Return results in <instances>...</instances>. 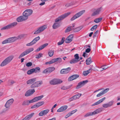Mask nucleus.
<instances>
[{"instance_id": "obj_1", "label": "nucleus", "mask_w": 120, "mask_h": 120, "mask_svg": "<svg viewBox=\"0 0 120 120\" xmlns=\"http://www.w3.org/2000/svg\"><path fill=\"white\" fill-rule=\"evenodd\" d=\"M70 14V12H68L56 18L55 20V22L53 25V28L56 29L60 27V24L59 22L64 19Z\"/></svg>"}, {"instance_id": "obj_2", "label": "nucleus", "mask_w": 120, "mask_h": 120, "mask_svg": "<svg viewBox=\"0 0 120 120\" xmlns=\"http://www.w3.org/2000/svg\"><path fill=\"white\" fill-rule=\"evenodd\" d=\"M23 36L22 35H21L18 36L17 37H15L9 38L3 41L2 43V44H4L8 43L13 42L19 39H21Z\"/></svg>"}, {"instance_id": "obj_3", "label": "nucleus", "mask_w": 120, "mask_h": 120, "mask_svg": "<svg viewBox=\"0 0 120 120\" xmlns=\"http://www.w3.org/2000/svg\"><path fill=\"white\" fill-rule=\"evenodd\" d=\"M33 10L30 9H28L26 10L23 12L22 15L24 16L27 19L28 17L31 15L33 13Z\"/></svg>"}, {"instance_id": "obj_4", "label": "nucleus", "mask_w": 120, "mask_h": 120, "mask_svg": "<svg viewBox=\"0 0 120 120\" xmlns=\"http://www.w3.org/2000/svg\"><path fill=\"white\" fill-rule=\"evenodd\" d=\"M85 12V11L84 10L81 11L73 16L71 19V20L72 21L79 18Z\"/></svg>"}, {"instance_id": "obj_5", "label": "nucleus", "mask_w": 120, "mask_h": 120, "mask_svg": "<svg viewBox=\"0 0 120 120\" xmlns=\"http://www.w3.org/2000/svg\"><path fill=\"white\" fill-rule=\"evenodd\" d=\"M34 50V49L33 48H31L28 49L22 52L19 56V58L20 59L24 56L29 54Z\"/></svg>"}, {"instance_id": "obj_6", "label": "nucleus", "mask_w": 120, "mask_h": 120, "mask_svg": "<svg viewBox=\"0 0 120 120\" xmlns=\"http://www.w3.org/2000/svg\"><path fill=\"white\" fill-rule=\"evenodd\" d=\"M17 23L16 22H13L2 28L1 30H3L6 29H8L15 26L17 25Z\"/></svg>"}, {"instance_id": "obj_7", "label": "nucleus", "mask_w": 120, "mask_h": 120, "mask_svg": "<svg viewBox=\"0 0 120 120\" xmlns=\"http://www.w3.org/2000/svg\"><path fill=\"white\" fill-rule=\"evenodd\" d=\"M62 61L61 59L60 58H54L51 60L50 61L46 62L45 63L46 64H53L56 61H58V62L60 63Z\"/></svg>"}, {"instance_id": "obj_8", "label": "nucleus", "mask_w": 120, "mask_h": 120, "mask_svg": "<svg viewBox=\"0 0 120 120\" xmlns=\"http://www.w3.org/2000/svg\"><path fill=\"white\" fill-rule=\"evenodd\" d=\"M62 81L61 80L57 79H54L49 82L50 84L52 85H56L62 82Z\"/></svg>"}, {"instance_id": "obj_9", "label": "nucleus", "mask_w": 120, "mask_h": 120, "mask_svg": "<svg viewBox=\"0 0 120 120\" xmlns=\"http://www.w3.org/2000/svg\"><path fill=\"white\" fill-rule=\"evenodd\" d=\"M47 28V26L46 25L40 27L35 32L34 34H39L42 32Z\"/></svg>"}, {"instance_id": "obj_10", "label": "nucleus", "mask_w": 120, "mask_h": 120, "mask_svg": "<svg viewBox=\"0 0 120 120\" xmlns=\"http://www.w3.org/2000/svg\"><path fill=\"white\" fill-rule=\"evenodd\" d=\"M82 94L78 93L77 94L75 95L72 97L69 98L68 99V101H70L75 100L77 99H79L81 96Z\"/></svg>"}, {"instance_id": "obj_11", "label": "nucleus", "mask_w": 120, "mask_h": 120, "mask_svg": "<svg viewBox=\"0 0 120 120\" xmlns=\"http://www.w3.org/2000/svg\"><path fill=\"white\" fill-rule=\"evenodd\" d=\"M101 11V8H100L94 9L93 12L91 14L92 16H94L99 15Z\"/></svg>"}, {"instance_id": "obj_12", "label": "nucleus", "mask_w": 120, "mask_h": 120, "mask_svg": "<svg viewBox=\"0 0 120 120\" xmlns=\"http://www.w3.org/2000/svg\"><path fill=\"white\" fill-rule=\"evenodd\" d=\"M42 83L41 81H38L32 84L30 86L31 88L37 87L40 86Z\"/></svg>"}, {"instance_id": "obj_13", "label": "nucleus", "mask_w": 120, "mask_h": 120, "mask_svg": "<svg viewBox=\"0 0 120 120\" xmlns=\"http://www.w3.org/2000/svg\"><path fill=\"white\" fill-rule=\"evenodd\" d=\"M14 101L13 99L11 98L9 99L6 102L5 106L7 108H9L13 104Z\"/></svg>"}, {"instance_id": "obj_14", "label": "nucleus", "mask_w": 120, "mask_h": 120, "mask_svg": "<svg viewBox=\"0 0 120 120\" xmlns=\"http://www.w3.org/2000/svg\"><path fill=\"white\" fill-rule=\"evenodd\" d=\"M88 82V80H85L79 82L78 83V85L77 86L76 88L78 89L81 88L86 83Z\"/></svg>"}, {"instance_id": "obj_15", "label": "nucleus", "mask_w": 120, "mask_h": 120, "mask_svg": "<svg viewBox=\"0 0 120 120\" xmlns=\"http://www.w3.org/2000/svg\"><path fill=\"white\" fill-rule=\"evenodd\" d=\"M44 103V102L43 101L38 102L32 106L31 107V108L34 109V108H37L39 106L43 105Z\"/></svg>"}, {"instance_id": "obj_16", "label": "nucleus", "mask_w": 120, "mask_h": 120, "mask_svg": "<svg viewBox=\"0 0 120 120\" xmlns=\"http://www.w3.org/2000/svg\"><path fill=\"white\" fill-rule=\"evenodd\" d=\"M49 110L48 109L42 111L39 113L38 115L40 116H44L49 112Z\"/></svg>"}, {"instance_id": "obj_17", "label": "nucleus", "mask_w": 120, "mask_h": 120, "mask_svg": "<svg viewBox=\"0 0 120 120\" xmlns=\"http://www.w3.org/2000/svg\"><path fill=\"white\" fill-rule=\"evenodd\" d=\"M35 92L34 89L30 90L27 91L25 94V95L26 96H28L33 94Z\"/></svg>"}, {"instance_id": "obj_18", "label": "nucleus", "mask_w": 120, "mask_h": 120, "mask_svg": "<svg viewBox=\"0 0 120 120\" xmlns=\"http://www.w3.org/2000/svg\"><path fill=\"white\" fill-rule=\"evenodd\" d=\"M27 20L25 16L23 15L19 16L16 19L17 21L18 22H22Z\"/></svg>"}, {"instance_id": "obj_19", "label": "nucleus", "mask_w": 120, "mask_h": 120, "mask_svg": "<svg viewBox=\"0 0 120 120\" xmlns=\"http://www.w3.org/2000/svg\"><path fill=\"white\" fill-rule=\"evenodd\" d=\"M73 36L71 34L68 36L65 40V42L66 43H69L72 41Z\"/></svg>"}, {"instance_id": "obj_20", "label": "nucleus", "mask_w": 120, "mask_h": 120, "mask_svg": "<svg viewBox=\"0 0 120 120\" xmlns=\"http://www.w3.org/2000/svg\"><path fill=\"white\" fill-rule=\"evenodd\" d=\"M79 76V75L77 74L73 75L69 78L68 79V81H72L76 79Z\"/></svg>"}, {"instance_id": "obj_21", "label": "nucleus", "mask_w": 120, "mask_h": 120, "mask_svg": "<svg viewBox=\"0 0 120 120\" xmlns=\"http://www.w3.org/2000/svg\"><path fill=\"white\" fill-rule=\"evenodd\" d=\"M71 70V68H68L66 69H62L60 71L61 74H66L68 73Z\"/></svg>"}, {"instance_id": "obj_22", "label": "nucleus", "mask_w": 120, "mask_h": 120, "mask_svg": "<svg viewBox=\"0 0 120 120\" xmlns=\"http://www.w3.org/2000/svg\"><path fill=\"white\" fill-rule=\"evenodd\" d=\"M105 99L106 98L105 97H104L103 98L99 100L97 102L92 104L91 105V106H93L95 105H97L101 103L103 101H104L105 100Z\"/></svg>"}, {"instance_id": "obj_23", "label": "nucleus", "mask_w": 120, "mask_h": 120, "mask_svg": "<svg viewBox=\"0 0 120 120\" xmlns=\"http://www.w3.org/2000/svg\"><path fill=\"white\" fill-rule=\"evenodd\" d=\"M68 106L67 105H64L62 106L58 109L57 111L58 112H63L66 110Z\"/></svg>"}, {"instance_id": "obj_24", "label": "nucleus", "mask_w": 120, "mask_h": 120, "mask_svg": "<svg viewBox=\"0 0 120 120\" xmlns=\"http://www.w3.org/2000/svg\"><path fill=\"white\" fill-rule=\"evenodd\" d=\"M14 57V56L11 55L7 57L5 59L9 64L12 60Z\"/></svg>"}, {"instance_id": "obj_25", "label": "nucleus", "mask_w": 120, "mask_h": 120, "mask_svg": "<svg viewBox=\"0 0 120 120\" xmlns=\"http://www.w3.org/2000/svg\"><path fill=\"white\" fill-rule=\"evenodd\" d=\"M34 114V113H32L26 116L22 120H29L33 116Z\"/></svg>"}, {"instance_id": "obj_26", "label": "nucleus", "mask_w": 120, "mask_h": 120, "mask_svg": "<svg viewBox=\"0 0 120 120\" xmlns=\"http://www.w3.org/2000/svg\"><path fill=\"white\" fill-rule=\"evenodd\" d=\"M48 45V44L47 43H45L42 45L37 49L36 51H38L42 50V49L47 46Z\"/></svg>"}, {"instance_id": "obj_27", "label": "nucleus", "mask_w": 120, "mask_h": 120, "mask_svg": "<svg viewBox=\"0 0 120 120\" xmlns=\"http://www.w3.org/2000/svg\"><path fill=\"white\" fill-rule=\"evenodd\" d=\"M36 81V78H34L28 80L27 81L26 83L28 84H32L35 82Z\"/></svg>"}, {"instance_id": "obj_28", "label": "nucleus", "mask_w": 120, "mask_h": 120, "mask_svg": "<svg viewBox=\"0 0 120 120\" xmlns=\"http://www.w3.org/2000/svg\"><path fill=\"white\" fill-rule=\"evenodd\" d=\"M103 110V109L102 108H99L96 110L94 111L93 112L94 115L99 113L102 112Z\"/></svg>"}, {"instance_id": "obj_29", "label": "nucleus", "mask_w": 120, "mask_h": 120, "mask_svg": "<svg viewBox=\"0 0 120 120\" xmlns=\"http://www.w3.org/2000/svg\"><path fill=\"white\" fill-rule=\"evenodd\" d=\"M74 24H73L72 26H70L68 27L65 30V33H67L70 31L74 29Z\"/></svg>"}, {"instance_id": "obj_30", "label": "nucleus", "mask_w": 120, "mask_h": 120, "mask_svg": "<svg viewBox=\"0 0 120 120\" xmlns=\"http://www.w3.org/2000/svg\"><path fill=\"white\" fill-rule=\"evenodd\" d=\"M8 64V62L5 59L1 63L0 66L1 67H3L6 66Z\"/></svg>"}, {"instance_id": "obj_31", "label": "nucleus", "mask_w": 120, "mask_h": 120, "mask_svg": "<svg viewBox=\"0 0 120 120\" xmlns=\"http://www.w3.org/2000/svg\"><path fill=\"white\" fill-rule=\"evenodd\" d=\"M43 97V95H41L40 96H38L33 98L34 102L37 101L41 99Z\"/></svg>"}, {"instance_id": "obj_32", "label": "nucleus", "mask_w": 120, "mask_h": 120, "mask_svg": "<svg viewBox=\"0 0 120 120\" xmlns=\"http://www.w3.org/2000/svg\"><path fill=\"white\" fill-rule=\"evenodd\" d=\"M91 70H92V69L90 68L87 71H84L83 73V75L84 76H86L90 73Z\"/></svg>"}, {"instance_id": "obj_33", "label": "nucleus", "mask_w": 120, "mask_h": 120, "mask_svg": "<svg viewBox=\"0 0 120 120\" xmlns=\"http://www.w3.org/2000/svg\"><path fill=\"white\" fill-rule=\"evenodd\" d=\"M37 42L34 39L31 42L27 44L26 45L27 46H29L35 44Z\"/></svg>"}, {"instance_id": "obj_34", "label": "nucleus", "mask_w": 120, "mask_h": 120, "mask_svg": "<svg viewBox=\"0 0 120 120\" xmlns=\"http://www.w3.org/2000/svg\"><path fill=\"white\" fill-rule=\"evenodd\" d=\"M15 81L12 80H9L8 82V85L9 86H11L14 83H15Z\"/></svg>"}, {"instance_id": "obj_35", "label": "nucleus", "mask_w": 120, "mask_h": 120, "mask_svg": "<svg viewBox=\"0 0 120 120\" xmlns=\"http://www.w3.org/2000/svg\"><path fill=\"white\" fill-rule=\"evenodd\" d=\"M86 64L87 65H89L91 64L92 62L91 60V57L88 58L86 60Z\"/></svg>"}, {"instance_id": "obj_36", "label": "nucleus", "mask_w": 120, "mask_h": 120, "mask_svg": "<svg viewBox=\"0 0 120 120\" xmlns=\"http://www.w3.org/2000/svg\"><path fill=\"white\" fill-rule=\"evenodd\" d=\"M79 60H76V59H74L71 60L70 61V63L71 64H75L77 63Z\"/></svg>"}, {"instance_id": "obj_37", "label": "nucleus", "mask_w": 120, "mask_h": 120, "mask_svg": "<svg viewBox=\"0 0 120 120\" xmlns=\"http://www.w3.org/2000/svg\"><path fill=\"white\" fill-rule=\"evenodd\" d=\"M54 50H49L48 52L49 56L50 57L52 56L54 54Z\"/></svg>"}, {"instance_id": "obj_38", "label": "nucleus", "mask_w": 120, "mask_h": 120, "mask_svg": "<svg viewBox=\"0 0 120 120\" xmlns=\"http://www.w3.org/2000/svg\"><path fill=\"white\" fill-rule=\"evenodd\" d=\"M48 73H50L53 71L55 69L54 67H50L47 68Z\"/></svg>"}, {"instance_id": "obj_39", "label": "nucleus", "mask_w": 120, "mask_h": 120, "mask_svg": "<svg viewBox=\"0 0 120 120\" xmlns=\"http://www.w3.org/2000/svg\"><path fill=\"white\" fill-rule=\"evenodd\" d=\"M94 115L93 112H90L87 113L84 116V117H86L90 116H92Z\"/></svg>"}, {"instance_id": "obj_40", "label": "nucleus", "mask_w": 120, "mask_h": 120, "mask_svg": "<svg viewBox=\"0 0 120 120\" xmlns=\"http://www.w3.org/2000/svg\"><path fill=\"white\" fill-rule=\"evenodd\" d=\"M34 72H35V69L33 68L28 71L27 72V73L28 75H30Z\"/></svg>"}, {"instance_id": "obj_41", "label": "nucleus", "mask_w": 120, "mask_h": 120, "mask_svg": "<svg viewBox=\"0 0 120 120\" xmlns=\"http://www.w3.org/2000/svg\"><path fill=\"white\" fill-rule=\"evenodd\" d=\"M65 40V38H63L61 39V41H59L58 42L57 44L58 45H60L63 43Z\"/></svg>"}, {"instance_id": "obj_42", "label": "nucleus", "mask_w": 120, "mask_h": 120, "mask_svg": "<svg viewBox=\"0 0 120 120\" xmlns=\"http://www.w3.org/2000/svg\"><path fill=\"white\" fill-rule=\"evenodd\" d=\"M82 27H79L76 28H75L74 29V31L75 32H77L79 31L82 29Z\"/></svg>"}, {"instance_id": "obj_43", "label": "nucleus", "mask_w": 120, "mask_h": 120, "mask_svg": "<svg viewBox=\"0 0 120 120\" xmlns=\"http://www.w3.org/2000/svg\"><path fill=\"white\" fill-rule=\"evenodd\" d=\"M102 19V18H99L96 19L94 20V21L96 23H98L101 21Z\"/></svg>"}, {"instance_id": "obj_44", "label": "nucleus", "mask_w": 120, "mask_h": 120, "mask_svg": "<svg viewBox=\"0 0 120 120\" xmlns=\"http://www.w3.org/2000/svg\"><path fill=\"white\" fill-rule=\"evenodd\" d=\"M43 55V54L42 53H39L38 54L36 55V58H39L41 57Z\"/></svg>"}, {"instance_id": "obj_45", "label": "nucleus", "mask_w": 120, "mask_h": 120, "mask_svg": "<svg viewBox=\"0 0 120 120\" xmlns=\"http://www.w3.org/2000/svg\"><path fill=\"white\" fill-rule=\"evenodd\" d=\"M109 90V88H107L103 90L102 91V92H103V94H105Z\"/></svg>"}, {"instance_id": "obj_46", "label": "nucleus", "mask_w": 120, "mask_h": 120, "mask_svg": "<svg viewBox=\"0 0 120 120\" xmlns=\"http://www.w3.org/2000/svg\"><path fill=\"white\" fill-rule=\"evenodd\" d=\"M29 101H24L22 103V105H28L29 104Z\"/></svg>"}, {"instance_id": "obj_47", "label": "nucleus", "mask_w": 120, "mask_h": 120, "mask_svg": "<svg viewBox=\"0 0 120 120\" xmlns=\"http://www.w3.org/2000/svg\"><path fill=\"white\" fill-rule=\"evenodd\" d=\"M106 65H103L100 68H99L101 69L100 70V71H103V70H104L106 69H107V68H108V67H105L104 68H102V67L105 66H106Z\"/></svg>"}, {"instance_id": "obj_48", "label": "nucleus", "mask_w": 120, "mask_h": 120, "mask_svg": "<svg viewBox=\"0 0 120 120\" xmlns=\"http://www.w3.org/2000/svg\"><path fill=\"white\" fill-rule=\"evenodd\" d=\"M77 109H76L75 110L72 111L71 112L69 113L70 115L71 116L72 114L74 113L75 112H76L77 111Z\"/></svg>"}, {"instance_id": "obj_49", "label": "nucleus", "mask_w": 120, "mask_h": 120, "mask_svg": "<svg viewBox=\"0 0 120 120\" xmlns=\"http://www.w3.org/2000/svg\"><path fill=\"white\" fill-rule=\"evenodd\" d=\"M97 27V25H95L93 26L90 29L91 31H93L95 30Z\"/></svg>"}, {"instance_id": "obj_50", "label": "nucleus", "mask_w": 120, "mask_h": 120, "mask_svg": "<svg viewBox=\"0 0 120 120\" xmlns=\"http://www.w3.org/2000/svg\"><path fill=\"white\" fill-rule=\"evenodd\" d=\"M74 57L75 58V59H76V60H79L78 59H79V55L76 54H75L74 56Z\"/></svg>"}, {"instance_id": "obj_51", "label": "nucleus", "mask_w": 120, "mask_h": 120, "mask_svg": "<svg viewBox=\"0 0 120 120\" xmlns=\"http://www.w3.org/2000/svg\"><path fill=\"white\" fill-rule=\"evenodd\" d=\"M113 101H112L110 102H109L108 103V104L109 107H110L111 106H112L113 104Z\"/></svg>"}, {"instance_id": "obj_52", "label": "nucleus", "mask_w": 120, "mask_h": 120, "mask_svg": "<svg viewBox=\"0 0 120 120\" xmlns=\"http://www.w3.org/2000/svg\"><path fill=\"white\" fill-rule=\"evenodd\" d=\"M103 94H104L103 93V92H102V91H101L96 96L97 97H98L103 95Z\"/></svg>"}, {"instance_id": "obj_53", "label": "nucleus", "mask_w": 120, "mask_h": 120, "mask_svg": "<svg viewBox=\"0 0 120 120\" xmlns=\"http://www.w3.org/2000/svg\"><path fill=\"white\" fill-rule=\"evenodd\" d=\"M103 107L105 108H107L109 107L108 103L102 105Z\"/></svg>"}, {"instance_id": "obj_54", "label": "nucleus", "mask_w": 120, "mask_h": 120, "mask_svg": "<svg viewBox=\"0 0 120 120\" xmlns=\"http://www.w3.org/2000/svg\"><path fill=\"white\" fill-rule=\"evenodd\" d=\"M32 63L31 62H29L27 63L26 64V66L27 67L31 66L32 65Z\"/></svg>"}, {"instance_id": "obj_55", "label": "nucleus", "mask_w": 120, "mask_h": 120, "mask_svg": "<svg viewBox=\"0 0 120 120\" xmlns=\"http://www.w3.org/2000/svg\"><path fill=\"white\" fill-rule=\"evenodd\" d=\"M34 69H35V73H36L37 72V70L39 71L40 70V68L39 67H37L36 68H34Z\"/></svg>"}, {"instance_id": "obj_56", "label": "nucleus", "mask_w": 120, "mask_h": 120, "mask_svg": "<svg viewBox=\"0 0 120 120\" xmlns=\"http://www.w3.org/2000/svg\"><path fill=\"white\" fill-rule=\"evenodd\" d=\"M87 54L86 53V52H84L82 55V56L85 58L87 57Z\"/></svg>"}, {"instance_id": "obj_57", "label": "nucleus", "mask_w": 120, "mask_h": 120, "mask_svg": "<svg viewBox=\"0 0 120 120\" xmlns=\"http://www.w3.org/2000/svg\"><path fill=\"white\" fill-rule=\"evenodd\" d=\"M91 49L90 48H88L86 49L85 52L86 53H89Z\"/></svg>"}, {"instance_id": "obj_58", "label": "nucleus", "mask_w": 120, "mask_h": 120, "mask_svg": "<svg viewBox=\"0 0 120 120\" xmlns=\"http://www.w3.org/2000/svg\"><path fill=\"white\" fill-rule=\"evenodd\" d=\"M40 37L39 36H38L37 37H36L34 39L37 42L39 40H40Z\"/></svg>"}, {"instance_id": "obj_59", "label": "nucleus", "mask_w": 120, "mask_h": 120, "mask_svg": "<svg viewBox=\"0 0 120 120\" xmlns=\"http://www.w3.org/2000/svg\"><path fill=\"white\" fill-rule=\"evenodd\" d=\"M42 72L43 73L45 74L48 73L47 68L45 69L44 71H43Z\"/></svg>"}, {"instance_id": "obj_60", "label": "nucleus", "mask_w": 120, "mask_h": 120, "mask_svg": "<svg viewBox=\"0 0 120 120\" xmlns=\"http://www.w3.org/2000/svg\"><path fill=\"white\" fill-rule=\"evenodd\" d=\"M61 89L63 90H66L67 89V88L66 87L64 86L61 87Z\"/></svg>"}, {"instance_id": "obj_61", "label": "nucleus", "mask_w": 120, "mask_h": 120, "mask_svg": "<svg viewBox=\"0 0 120 120\" xmlns=\"http://www.w3.org/2000/svg\"><path fill=\"white\" fill-rule=\"evenodd\" d=\"M35 102L33 99L32 100L29 101V104Z\"/></svg>"}, {"instance_id": "obj_62", "label": "nucleus", "mask_w": 120, "mask_h": 120, "mask_svg": "<svg viewBox=\"0 0 120 120\" xmlns=\"http://www.w3.org/2000/svg\"><path fill=\"white\" fill-rule=\"evenodd\" d=\"M70 116H71V115L69 113L65 116V118H67Z\"/></svg>"}, {"instance_id": "obj_63", "label": "nucleus", "mask_w": 120, "mask_h": 120, "mask_svg": "<svg viewBox=\"0 0 120 120\" xmlns=\"http://www.w3.org/2000/svg\"><path fill=\"white\" fill-rule=\"evenodd\" d=\"M45 4V2H43L42 3H41L39 5L41 6L43 5H44Z\"/></svg>"}, {"instance_id": "obj_64", "label": "nucleus", "mask_w": 120, "mask_h": 120, "mask_svg": "<svg viewBox=\"0 0 120 120\" xmlns=\"http://www.w3.org/2000/svg\"><path fill=\"white\" fill-rule=\"evenodd\" d=\"M93 34V32H92L91 33H90L89 34V36L90 37H91L92 36V35Z\"/></svg>"}]
</instances>
